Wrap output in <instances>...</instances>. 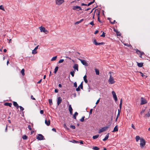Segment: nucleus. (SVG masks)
Listing matches in <instances>:
<instances>
[{"instance_id":"f257e3e1","label":"nucleus","mask_w":150,"mask_h":150,"mask_svg":"<svg viewBox=\"0 0 150 150\" xmlns=\"http://www.w3.org/2000/svg\"><path fill=\"white\" fill-rule=\"evenodd\" d=\"M39 29L40 30L41 32H44L46 34L48 33V31L47 30H46L45 28L44 27L41 26L39 27Z\"/></svg>"},{"instance_id":"f03ea898","label":"nucleus","mask_w":150,"mask_h":150,"mask_svg":"<svg viewBox=\"0 0 150 150\" xmlns=\"http://www.w3.org/2000/svg\"><path fill=\"white\" fill-rule=\"evenodd\" d=\"M115 81H114L113 77L112 76L111 74L110 75V78L108 80V82L109 84H112L115 83Z\"/></svg>"},{"instance_id":"7ed1b4c3","label":"nucleus","mask_w":150,"mask_h":150,"mask_svg":"<svg viewBox=\"0 0 150 150\" xmlns=\"http://www.w3.org/2000/svg\"><path fill=\"white\" fill-rule=\"evenodd\" d=\"M140 146L142 148H143L144 145H145V142L143 139H140Z\"/></svg>"},{"instance_id":"20e7f679","label":"nucleus","mask_w":150,"mask_h":150,"mask_svg":"<svg viewBox=\"0 0 150 150\" xmlns=\"http://www.w3.org/2000/svg\"><path fill=\"white\" fill-rule=\"evenodd\" d=\"M109 127V126H105L103 127L102 128L100 129L99 130L98 132V133H100L101 132H103L106 130Z\"/></svg>"},{"instance_id":"39448f33","label":"nucleus","mask_w":150,"mask_h":150,"mask_svg":"<svg viewBox=\"0 0 150 150\" xmlns=\"http://www.w3.org/2000/svg\"><path fill=\"white\" fill-rule=\"evenodd\" d=\"M72 9L73 10H76V11H79V10H82V9L81 7L79 6H73L72 7Z\"/></svg>"},{"instance_id":"423d86ee","label":"nucleus","mask_w":150,"mask_h":150,"mask_svg":"<svg viewBox=\"0 0 150 150\" xmlns=\"http://www.w3.org/2000/svg\"><path fill=\"white\" fill-rule=\"evenodd\" d=\"M78 59L81 62V63L83 65L86 66H88V63L85 60H82L80 59Z\"/></svg>"},{"instance_id":"0eeeda50","label":"nucleus","mask_w":150,"mask_h":150,"mask_svg":"<svg viewBox=\"0 0 150 150\" xmlns=\"http://www.w3.org/2000/svg\"><path fill=\"white\" fill-rule=\"evenodd\" d=\"M44 136L41 134H39L37 137L36 138L38 140H40L43 139Z\"/></svg>"},{"instance_id":"6e6552de","label":"nucleus","mask_w":150,"mask_h":150,"mask_svg":"<svg viewBox=\"0 0 150 150\" xmlns=\"http://www.w3.org/2000/svg\"><path fill=\"white\" fill-rule=\"evenodd\" d=\"M64 1V0H56V3L57 5H59L63 3Z\"/></svg>"},{"instance_id":"1a4fd4ad","label":"nucleus","mask_w":150,"mask_h":150,"mask_svg":"<svg viewBox=\"0 0 150 150\" xmlns=\"http://www.w3.org/2000/svg\"><path fill=\"white\" fill-rule=\"evenodd\" d=\"M122 99L121 98L120 100V103L119 105V108L120 109H119L118 110V113H119V114H120V112H121V109L122 108Z\"/></svg>"},{"instance_id":"9d476101","label":"nucleus","mask_w":150,"mask_h":150,"mask_svg":"<svg viewBox=\"0 0 150 150\" xmlns=\"http://www.w3.org/2000/svg\"><path fill=\"white\" fill-rule=\"evenodd\" d=\"M134 50L136 51L137 53L139 55H142L144 54L143 52L140 51L137 49H135Z\"/></svg>"},{"instance_id":"9b49d317","label":"nucleus","mask_w":150,"mask_h":150,"mask_svg":"<svg viewBox=\"0 0 150 150\" xmlns=\"http://www.w3.org/2000/svg\"><path fill=\"white\" fill-rule=\"evenodd\" d=\"M112 93L113 95V97L115 101H116L117 100V97L114 91H112Z\"/></svg>"},{"instance_id":"f8f14e48","label":"nucleus","mask_w":150,"mask_h":150,"mask_svg":"<svg viewBox=\"0 0 150 150\" xmlns=\"http://www.w3.org/2000/svg\"><path fill=\"white\" fill-rule=\"evenodd\" d=\"M147 102L146 100L144 99L142 97L141 98V105H143L146 103Z\"/></svg>"},{"instance_id":"ddd939ff","label":"nucleus","mask_w":150,"mask_h":150,"mask_svg":"<svg viewBox=\"0 0 150 150\" xmlns=\"http://www.w3.org/2000/svg\"><path fill=\"white\" fill-rule=\"evenodd\" d=\"M80 88L81 89H83V83H82V82L80 85H79V86H78V87L76 89V90L77 91H79L80 90Z\"/></svg>"},{"instance_id":"4468645a","label":"nucleus","mask_w":150,"mask_h":150,"mask_svg":"<svg viewBox=\"0 0 150 150\" xmlns=\"http://www.w3.org/2000/svg\"><path fill=\"white\" fill-rule=\"evenodd\" d=\"M62 101V99L61 97H59L57 98V104L59 105L61 103Z\"/></svg>"},{"instance_id":"2eb2a0df","label":"nucleus","mask_w":150,"mask_h":150,"mask_svg":"<svg viewBox=\"0 0 150 150\" xmlns=\"http://www.w3.org/2000/svg\"><path fill=\"white\" fill-rule=\"evenodd\" d=\"M38 46H39L38 45L36 46L34 49V50L32 51V53L33 54H35L37 53L36 50L38 49Z\"/></svg>"},{"instance_id":"dca6fc26","label":"nucleus","mask_w":150,"mask_h":150,"mask_svg":"<svg viewBox=\"0 0 150 150\" xmlns=\"http://www.w3.org/2000/svg\"><path fill=\"white\" fill-rule=\"evenodd\" d=\"M69 110L70 112V114L71 115L72 114V111H73V109L71 107V105H69Z\"/></svg>"},{"instance_id":"f3484780","label":"nucleus","mask_w":150,"mask_h":150,"mask_svg":"<svg viewBox=\"0 0 150 150\" xmlns=\"http://www.w3.org/2000/svg\"><path fill=\"white\" fill-rule=\"evenodd\" d=\"M45 124L48 126H49L50 124V121L49 120L45 119Z\"/></svg>"},{"instance_id":"a211bd4d","label":"nucleus","mask_w":150,"mask_h":150,"mask_svg":"<svg viewBox=\"0 0 150 150\" xmlns=\"http://www.w3.org/2000/svg\"><path fill=\"white\" fill-rule=\"evenodd\" d=\"M73 67L77 71H78V65L77 64H75Z\"/></svg>"},{"instance_id":"6ab92c4d","label":"nucleus","mask_w":150,"mask_h":150,"mask_svg":"<svg viewBox=\"0 0 150 150\" xmlns=\"http://www.w3.org/2000/svg\"><path fill=\"white\" fill-rule=\"evenodd\" d=\"M13 105L16 107L17 109H18L19 107V106H18V104L17 103V102H13Z\"/></svg>"},{"instance_id":"aec40b11","label":"nucleus","mask_w":150,"mask_h":150,"mask_svg":"<svg viewBox=\"0 0 150 150\" xmlns=\"http://www.w3.org/2000/svg\"><path fill=\"white\" fill-rule=\"evenodd\" d=\"M118 131L117 125L114 128L113 130L112 131V132H117Z\"/></svg>"},{"instance_id":"412c9836","label":"nucleus","mask_w":150,"mask_h":150,"mask_svg":"<svg viewBox=\"0 0 150 150\" xmlns=\"http://www.w3.org/2000/svg\"><path fill=\"white\" fill-rule=\"evenodd\" d=\"M4 105L6 106H8L10 107H11L12 105V104L11 103H4Z\"/></svg>"},{"instance_id":"4be33fe9","label":"nucleus","mask_w":150,"mask_h":150,"mask_svg":"<svg viewBox=\"0 0 150 150\" xmlns=\"http://www.w3.org/2000/svg\"><path fill=\"white\" fill-rule=\"evenodd\" d=\"M109 133H108L106 135L105 138L103 139V141H105L108 139V138L109 137Z\"/></svg>"},{"instance_id":"5701e85b","label":"nucleus","mask_w":150,"mask_h":150,"mask_svg":"<svg viewBox=\"0 0 150 150\" xmlns=\"http://www.w3.org/2000/svg\"><path fill=\"white\" fill-rule=\"evenodd\" d=\"M137 66L140 67H142L143 66V63H138L137 62Z\"/></svg>"},{"instance_id":"b1692460","label":"nucleus","mask_w":150,"mask_h":150,"mask_svg":"<svg viewBox=\"0 0 150 150\" xmlns=\"http://www.w3.org/2000/svg\"><path fill=\"white\" fill-rule=\"evenodd\" d=\"M114 31H115V32L116 33L117 35L118 36H120L121 35V34L120 33V32H119L117 30H115V29H114Z\"/></svg>"},{"instance_id":"393cba45","label":"nucleus","mask_w":150,"mask_h":150,"mask_svg":"<svg viewBox=\"0 0 150 150\" xmlns=\"http://www.w3.org/2000/svg\"><path fill=\"white\" fill-rule=\"evenodd\" d=\"M87 76L86 75H85L83 77V79L84 80V82L87 83L88 82V81L86 79Z\"/></svg>"},{"instance_id":"a878e982","label":"nucleus","mask_w":150,"mask_h":150,"mask_svg":"<svg viewBox=\"0 0 150 150\" xmlns=\"http://www.w3.org/2000/svg\"><path fill=\"white\" fill-rule=\"evenodd\" d=\"M78 114L77 112H76L73 115V118L75 119H76V116L78 115Z\"/></svg>"},{"instance_id":"bb28decb","label":"nucleus","mask_w":150,"mask_h":150,"mask_svg":"<svg viewBox=\"0 0 150 150\" xmlns=\"http://www.w3.org/2000/svg\"><path fill=\"white\" fill-rule=\"evenodd\" d=\"M95 71L96 74L97 75H99V70L97 69H95Z\"/></svg>"},{"instance_id":"cd10ccee","label":"nucleus","mask_w":150,"mask_h":150,"mask_svg":"<svg viewBox=\"0 0 150 150\" xmlns=\"http://www.w3.org/2000/svg\"><path fill=\"white\" fill-rule=\"evenodd\" d=\"M145 116L148 117H150V110H149L148 112L146 114Z\"/></svg>"},{"instance_id":"c85d7f7f","label":"nucleus","mask_w":150,"mask_h":150,"mask_svg":"<svg viewBox=\"0 0 150 150\" xmlns=\"http://www.w3.org/2000/svg\"><path fill=\"white\" fill-rule=\"evenodd\" d=\"M99 136V135L98 134L94 135L93 137V138L94 139H96Z\"/></svg>"},{"instance_id":"c756f323","label":"nucleus","mask_w":150,"mask_h":150,"mask_svg":"<svg viewBox=\"0 0 150 150\" xmlns=\"http://www.w3.org/2000/svg\"><path fill=\"white\" fill-rule=\"evenodd\" d=\"M99 15H100V13H99V12H98V21L99 22L101 23V21H100V20Z\"/></svg>"},{"instance_id":"7c9ffc66","label":"nucleus","mask_w":150,"mask_h":150,"mask_svg":"<svg viewBox=\"0 0 150 150\" xmlns=\"http://www.w3.org/2000/svg\"><path fill=\"white\" fill-rule=\"evenodd\" d=\"M57 58V56L54 57L52 58V59H51V61H55L56 60Z\"/></svg>"},{"instance_id":"2f4dec72","label":"nucleus","mask_w":150,"mask_h":150,"mask_svg":"<svg viewBox=\"0 0 150 150\" xmlns=\"http://www.w3.org/2000/svg\"><path fill=\"white\" fill-rule=\"evenodd\" d=\"M58 69V67L57 66L54 69V72L55 74L56 73Z\"/></svg>"},{"instance_id":"473e14b6","label":"nucleus","mask_w":150,"mask_h":150,"mask_svg":"<svg viewBox=\"0 0 150 150\" xmlns=\"http://www.w3.org/2000/svg\"><path fill=\"white\" fill-rule=\"evenodd\" d=\"M94 1H95V0H93V1L90 2L88 4H87V6H89L91 4H93L94 2Z\"/></svg>"},{"instance_id":"72a5a7b5","label":"nucleus","mask_w":150,"mask_h":150,"mask_svg":"<svg viewBox=\"0 0 150 150\" xmlns=\"http://www.w3.org/2000/svg\"><path fill=\"white\" fill-rule=\"evenodd\" d=\"M140 137L139 136H137L136 137V140L137 142H138L139 140L140 139Z\"/></svg>"},{"instance_id":"f704fd0d","label":"nucleus","mask_w":150,"mask_h":150,"mask_svg":"<svg viewBox=\"0 0 150 150\" xmlns=\"http://www.w3.org/2000/svg\"><path fill=\"white\" fill-rule=\"evenodd\" d=\"M24 71V69H23L21 70V73L22 75L23 76H24L25 75Z\"/></svg>"},{"instance_id":"c9c22d12","label":"nucleus","mask_w":150,"mask_h":150,"mask_svg":"<svg viewBox=\"0 0 150 150\" xmlns=\"http://www.w3.org/2000/svg\"><path fill=\"white\" fill-rule=\"evenodd\" d=\"M84 118H85V116H83L81 119L80 120V121H81V122H83L84 121Z\"/></svg>"},{"instance_id":"e433bc0d","label":"nucleus","mask_w":150,"mask_h":150,"mask_svg":"<svg viewBox=\"0 0 150 150\" xmlns=\"http://www.w3.org/2000/svg\"><path fill=\"white\" fill-rule=\"evenodd\" d=\"M93 149L94 150H98L99 148L97 146H94L93 148Z\"/></svg>"},{"instance_id":"4c0bfd02","label":"nucleus","mask_w":150,"mask_h":150,"mask_svg":"<svg viewBox=\"0 0 150 150\" xmlns=\"http://www.w3.org/2000/svg\"><path fill=\"white\" fill-rule=\"evenodd\" d=\"M49 103L50 105L52 104V100L51 99H49Z\"/></svg>"},{"instance_id":"58836bf2","label":"nucleus","mask_w":150,"mask_h":150,"mask_svg":"<svg viewBox=\"0 0 150 150\" xmlns=\"http://www.w3.org/2000/svg\"><path fill=\"white\" fill-rule=\"evenodd\" d=\"M70 73L72 76L74 77V74L75 73L74 71H71L70 72Z\"/></svg>"},{"instance_id":"ea45409f","label":"nucleus","mask_w":150,"mask_h":150,"mask_svg":"<svg viewBox=\"0 0 150 150\" xmlns=\"http://www.w3.org/2000/svg\"><path fill=\"white\" fill-rule=\"evenodd\" d=\"M22 138L23 139H27L28 137L26 135H24L22 137Z\"/></svg>"},{"instance_id":"a19ab883","label":"nucleus","mask_w":150,"mask_h":150,"mask_svg":"<svg viewBox=\"0 0 150 150\" xmlns=\"http://www.w3.org/2000/svg\"><path fill=\"white\" fill-rule=\"evenodd\" d=\"M93 44H95V45H98V43L97 42L96 40H94L93 42Z\"/></svg>"},{"instance_id":"79ce46f5","label":"nucleus","mask_w":150,"mask_h":150,"mask_svg":"<svg viewBox=\"0 0 150 150\" xmlns=\"http://www.w3.org/2000/svg\"><path fill=\"white\" fill-rule=\"evenodd\" d=\"M0 9L3 11H5L4 7H3L2 5L0 6Z\"/></svg>"},{"instance_id":"37998d69","label":"nucleus","mask_w":150,"mask_h":150,"mask_svg":"<svg viewBox=\"0 0 150 150\" xmlns=\"http://www.w3.org/2000/svg\"><path fill=\"white\" fill-rule=\"evenodd\" d=\"M105 33L104 32H103V33L102 34L100 35V36L102 37H104L105 36Z\"/></svg>"},{"instance_id":"c03bdc74","label":"nucleus","mask_w":150,"mask_h":150,"mask_svg":"<svg viewBox=\"0 0 150 150\" xmlns=\"http://www.w3.org/2000/svg\"><path fill=\"white\" fill-rule=\"evenodd\" d=\"M111 19L110 18H109V20H110V23H111V24H114L115 23V20H114L113 22H111V21H110V19Z\"/></svg>"},{"instance_id":"a18cd8bd","label":"nucleus","mask_w":150,"mask_h":150,"mask_svg":"<svg viewBox=\"0 0 150 150\" xmlns=\"http://www.w3.org/2000/svg\"><path fill=\"white\" fill-rule=\"evenodd\" d=\"M139 73H140L141 74V76L142 77H144V76H145L146 77H147V76H145V75H144L143 74L141 71H140L139 72Z\"/></svg>"},{"instance_id":"49530a36","label":"nucleus","mask_w":150,"mask_h":150,"mask_svg":"<svg viewBox=\"0 0 150 150\" xmlns=\"http://www.w3.org/2000/svg\"><path fill=\"white\" fill-rule=\"evenodd\" d=\"M120 115L119 114V113H118V114L117 116V117H116V119H115V121L116 122L117 121V119L119 116Z\"/></svg>"},{"instance_id":"de8ad7c7","label":"nucleus","mask_w":150,"mask_h":150,"mask_svg":"<svg viewBox=\"0 0 150 150\" xmlns=\"http://www.w3.org/2000/svg\"><path fill=\"white\" fill-rule=\"evenodd\" d=\"M64 60L63 59H61L59 61V63H62L64 62Z\"/></svg>"},{"instance_id":"09e8293b","label":"nucleus","mask_w":150,"mask_h":150,"mask_svg":"<svg viewBox=\"0 0 150 150\" xmlns=\"http://www.w3.org/2000/svg\"><path fill=\"white\" fill-rule=\"evenodd\" d=\"M21 111H23L24 110V108L21 106H19V107Z\"/></svg>"},{"instance_id":"8fccbe9b","label":"nucleus","mask_w":150,"mask_h":150,"mask_svg":"<svg viewBox=\"0 0 150 150\" xmlns=\"http://www.w3.org/2000/svg\"><path fill=\"white\" fill-rule=\"evenodd\" d=\"M70 127L73 129H74L75 128V127L74 125H71L70 126Z\"/></svg>"},{"instance_id":"3c124183","label":"nucleus","mask_w":150,"mask_h":150,"mask_svg":"<svg viewBox=\"0 0 150 150\" xmlns=\"http://www.w3.org/2000/svg\"><path fill=\"white\" fill-rule=\"evenodd\" d=\"M92 110H93L92 109H90L89 112V114L90 115L91 114H92Z\"/></svg>"},{"instance_id":"603ef678","label":"nucleus","mask_w":150,"mask_h":150,"mask_svg":"<svg viewBox=\"0 0 150 150\" xmlns=\"http://www.w3.org/2000/svg\"><path fill=\"white\" fill-rule=\"evenodd\" d=\"M74 86L75 87H77V83L76 82H75L74 83Z\"/></svg>"},{"instance_id":"864d4df0","label":"nucleus","mask_w":150,"mask_h":150,"mask_svg":"<svg viewBox=\"0 0 150 150\" xmlns=\"http://www.w3.org/2000/svg\"><path fill=\"white\" fill-rule=\"evenodd\" d=\"M89 24L91 25H94V24L93 23V21H92V22H91Z\"/></svg>"},{"instance_id":"5fc2aeb1","label":"nucleus","mask_w":150,"mask_h":150,"mask_svg":"<svg viewBox=\"0 0 150 150\" xmlns=\"http://www.w3.org/2000/svg\"><path fill=\"white\" fill-rule=\"evenodd\" d=\"M104 43L103 42L98 43V45H100L103 44Z\"/></svg>"},{"instance_id":"6e6d98bb","label":"nucleus","mask_w":150,"mask_h":150,"mask_svg":"<svg viewBox=\"0 0 150 150\" xmlns=\"http://www.w3.org/2000/svg\"><path fill=\"white\" fill-rule=\"evenodd\" d=\"M31 99L34 100H35V98L33 97V96L32 95L31 96Z\"/></svg>"},{"instance_id":"4d7b16f0","label":"nucleus","mask_w":150,"mask_h":150,"mask_svg":"<svg viewBox=\"0 0 150 150\" xmlns=\"http://www.w3.org/2000/svg\"><path fill=\"white\" fill-rule=\"evenodd\" d=\"M100 98H99V99L97 101H96V105H97L99 103V101H100Z\"/></svg>"},{"instance_id":"13d9d810","label":"nucleus","mask_w":150,"mask_h":150,"mask_svg":"<svg viewBox=\"0 0 150 150\" xmlns=\"http://www.w3.org/2000/svg\"><path fill=\"white\" fill-rule=\"evenodd\" d=\"M131 126L134 129H135V127L134 126V125H133V124H132V125H131Z\"/></svg>"},{"instance_id":"bf43d9fd","label":"nucleus","mask_w":150,"mask_h":150,"mask_svg":"<svg viewBox=\"0 0 150 150\" xmlns=\"http://www.w3.org/2000/svg\"><path fill=\"white\" fill-rule=\"evenodd\" d=\"M28 128L29 129V130H32V129L31 128V126H30V125H29L28 126Z\"/></svg>"},{"instance_id":"052dcab7","label":"nucleus","mask_w":150,"mask_h":150,"mask_svg":"<svg viewBox=\"0 0 150 150\" xmlns=\"http://www.w3.org/2000/svg\"><path fill=\"white\" fill-rule=\"evenodd\" d=\"M42 79H41L38 81L37 82V83H40L42 81Z\"/></svg>"},{"instance_id":"680f3d73","label":"nucleus","mask_w":150,"mask_h":150,"mask_svg":"<svg viewBox=\"0 0 150 150\" xmlns=\"http://www.w3.org/2000/svg\"><path fill=\"white\" fill-rule=\"evenodd\" d=\"M44 111L43 110H41L40 111V113L41 114H42L43 113Z\"/></svg>"},{"instance_id":"e2e57ef3","label":"nucleus","mask_w":150,"mask_h":150,"mask_svg":"<svg viewBox=\"0 0 150 150\" xmlns=\"http://www.w3.org/2000/svg\"><path fill=\"white\" fill-rule=\"evenodd\" d=\"M98 30H96V31H95V32H94V34H97V33H98Z\"/></svg>"},{"instance_id":"0e129e2a","label":"nucleus","mask_w":150,"mask_h":150,"mask_svg":"<svg viewBox=\"0 0 150 150\" xmlns=\"http://www.w3.org/2000/svg\"><path fill=\"white\" fill-rule=\"evenodd\" d=\"M52 130L54 132H56V130L55 129V128H52Z\"/></svg>"},{"instance_id":"69168bd1","label":"nucleus","mask_w":150,"mask_h":150,"mask_svg":"<svg viewBox=\"0 0 150 150\" xmlns=\"http://www.w3.org/2000/svg\"><path fill=\"white\" fill-rule=\"evenodd\" d=\"M80 23V21H77L75 23V24H78L79 23Z\"/></svg>"},{"instance_id":"338daca9","label":"nucleus","mask_w":150,"mask_h":150,"mask_svg":"<svg viewBox=\"0 0 150 150\" xmlns=\"http://www.w3.org/2000/svg\"><path fill=\"white\" fill-rule=\"evenodd\" d=\"M81 6H87V4H84V3H82L81 4Z\"/></svg>"},{"instance_id":"774afa93","label":"nucleus","mask_w":150,"mask_h":150,"mask_svg":"<svg viewBox=\"0 0 150 150\" xmlns=\"http://www.w3.org/2000/svg\"><path fill=\"white\" fill-rule=\"evenodd\" d=\"M54 92L55 93H57L58 92V90L55 89L54 90Z\"/></svg>"}]
</instances>
